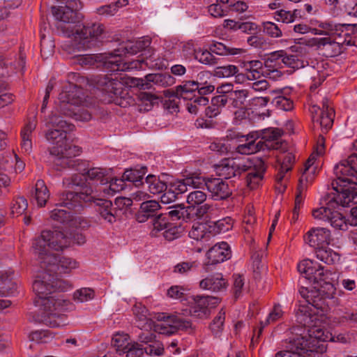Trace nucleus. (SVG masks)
<instances>
[{"mask_svg":"<svg viewBox=\"0 0 357 357\" xmlns=\"http://www.w3.org/2000/svg\"><path fill=\"white\" fill-rule=\"evenodd\" d=\"M209 50L213 54L220 56H233L244 52L241 48H236L227 46L222 43L215 42L209 46Z\"/></svg>","mask_w":357,"mask_h":357,"instance_id":"35","label":"nucleus"},{"mask_svg":"<svg viewBox=\"0 0 357 357\" xmlns=\"http://www.w3.org/2000/svg\"><path fill=\"white\" fill-rule=\"evenodd\" d=\"M93 82L98 89L109 96H121L123 95L125 85L128 84L124 78L116 75H101L94 78Z\"/></svg>","mask_w":357,"mask_h":357,"instance_id":"16","label":"nucleus"},{"mask_svg":"<svg viewBox=\"0 0 357 357\" xmlns=\"http://www.w3.org/2000/svg\"><path fill=\"white\" fill-rule=\"evenodd\" d=\"M63 183L67 188H80L79 192H68L60 195L56 206H65L68 209L82 207V203L91 202L95 198L92 186L88 184V180L84 169L82 175L75 174L70 178H65Z\"/></svg>","mask_w":357,"mask_h":357,"instance_id":"8","label":"nucleus"},{"mask_svg":"<svg viewBox=\"0 0 357 357\" xmlns=\"http://www.w3.org/2000/svg\"><path fill=\"white\" fill-rule=\"evenodd\" d=\"M294 342L297 345H300L297 347V351H282L276 353L275 357H305L303 354L307 349L304 338H297Z\"/></svg>","mask_w":357,"mask_h":357,"instance_id":"44","label":"nucleus"},{"mask_svg":"<svg viewBox=\"0 0 357 357\" xmlns=\"http://www.w3.org/2000/svg\"><path fill=\"white\" fill-rule=\"evenodd\" d=\"M43 269L44 271L37 276L32 285L33 290L38 296L37 299L55 293L54 291L57 286V282L54 280L52 273L46 268Z\"/></svg>","mask_w":357,"mask_h":357,"instance_id":"20","label":"nucleus"},{"mask_svg":"<svg viewBox=\"0 0 357 357\" xmlns=\"http://www.w3.org/2000/svg\"><path fill=\"white\" fill-rule=\"evenodd\" d=\"M335 293V286L330 282H325L319 289L314 288L310 290L306 287H301L299 289V294L305 300L307 305H301L297 312H299L302 308H306L307 314H311V315H315L313 314V308L326 312L330 305L337 303Z\"/></svg>","mask_w":357,"mask_h":357,"instance_id":"9","label":"nucleus"},{"mask_svg":"<svg viewBox=\"0 0 357 357\" xmlns=\"http://www.w3.org/2000/svg\"><path fill=\"white\" fill-rule=\"evenodd\" d=\"M95 296L93 289L88 287H83L77 289L73 294V299L78 303H84L92 300Z\"/></svg>","mask_w":357,"mask_h":357,"instance_id":"53","label":"nucleus"},{"mask_svg":"<svg viewBox=\"0 0 357 357\" xmlns=\"http://www.w3.org/2000/svg\"><path fill=\"white\" fill-rule=\"evenodd\" d=\"M305 241L314 248L325 247L330 243L331 232L325 228L312 229L307 233Z\"/></svg>","mask_w":357,"mask_h":357,"instance_id":"23","label":"nucleus"},{"mask_svg":"<svg viewBox=\"0 0 357 357\" xmlns=\"http://www.w3.org/2000/svg\"><path fill=\"white\" fill-rule=\"evenodd\" d=\"M111 172V169L102 167H92L87 170L85 169L88 184L93 187L95 197L98 193H102V191H97L96 189H102L105 187L110 178Z\"/></svg>","mask_w":357,"mask_h":357,"instance_id":"21","label":"nucleus"},{"mask_svg":"<svg viewBox=\"0 0 357 357\" xmlns=\"http://www.w3.org/2000/svg\"><path fill=\"white\" fill-rule=\"evenodd\" d=\"M298 271L303 277L312 283L325 281L328 273L324 266L317 261L304 259L298 264Z\"/></svg>","mask_w":357,"mask_h":357,"instance_id":"19","label":"nucleus"},{"mask_svg":"<svg viewBox=\"0 0 357 357\" xmlns=\"http://www.w3.org/2000/svg\"><path fill=\"white\" fill-rule=\"evenodd\" d=\"M314 123L321 127L322 133H326L331 128L333 123L334 110L330 106L329 100L324 98L321 102V108L317 105H312L310 109Z\"/></svg>","mask_w":357,"mask_h":357,"instance_id":"15","label":"nucleus"},{"mask_svg":"<svg viewBox=\"0 0 357 357\" xmlns=\"http://www.w3.org/2000/svg\"><path fill=\"white\" fill-rule=\"evenodd\" d=\"M241 66L246 72V79L248 80H257L261 78L264 73L261 61L259 60L244 61L241 63Z\"/></svg>","mask_w":357,"mask_h":357,"instance_id":"33","label":"nucleus"},{"mask_svg":"<svg viewBox=\"0 0 357 357\" xmlns=\"http://www.w3.org/2000/svg\"><path fill=\"white\" fill-rule=\"evenodd\" d=\"M146 172V168L142 167L139 169H131L124 172L123 174V179L127 181L134 183L136 185L138 183L142 182Z\"/></svg>","mask_w":357,"mask_h":357,"instance_id":"45","label":"nucleus"},{"mask_svg":"<svg viewBox=\"0 0 357 357\" xmlns=\"http://www.w3.org/2000/svg\"><path fill=\"white\" fill-rule=\"evenodd\" d=\"M186 104V108L190 114H197L201 107L208 103V98L204 96H194L192 100Z\"/></svg>","mask_w":357,"mask_h":357,"instance_id":"50","label":"nucleus"},{"mask_svg":"<svg viewBox=\"0 0 357 357\" xmlns=\"http://www.w3.org/2000/svg\"><path fill=\"white\" fill-rule=\"evenodd\" d=\"M282 315L283 311L282 310L281 305L279 304L275 305L273 310L269 312L266 320L264 321H261V327L258 331L257 337H259L263 331V328L265 326L279 320L282 317Z\"/></svg>","mask_w":357,"mask_h":357,"instance_id":"46","label":"nucleus"},{"mask_svg":"<svg viewBox=\"0 0 357 357\" xmlns=\"http://www.w3.org/2000/svg\"><path fill=\"white\" fill-rule=\"evenodd\" d=\"M328 63L324 61L318 62L316 66L310 68L312 84L310 90H315L321 82L330 75V70L326 68Z\"/></svg>","mask_w":357,"mask_h":357,"instance_id":"29","label":"nucleus"},{"mask_svg":"<svg viewBox=\"0 0 357 357\" xmlns=\"http://www.w3.org/2000/svg\"><path fill=\"white\" fill-rule=\"evenodd\" d=\"M265 170L264 163L260 159L228 158L223 160L217 167L219 175L226 179L248 172L246 181L250 189H254L260 184Z\"/></svg>","mask_w":357,"mask_h":357,"instance_id":"4","label":"nucleus"},{"mask_svg":"<svg viewBox=\"0 0 357 357\" xmlns=\"http://www.w3.org/2000/svg\"><path fill=\"white\" fill-rule=\"evenodd\" d=\"M350 219H346L341 213L334 211L328 223L335 229L345 231L350 225Z\"/></svg>","mask_w":357,"mask_h":357,"instance_id":"48","label":"nucleus"},{"mask_svg":"<svg viewBox=\"0 0 357 357\" xmlns=\"http://www.w3.org/2000/svg\"><path fill=\"white\" fill-rule=\"evenodd\" d=\"M259 139V132H251L246 135L248 142L238 145L236 151L241 154L250 155L257 151H262L261 144L258 142Z\"/></svg>","mask_w":357,"mask_h":357,"instance_id":"30","label":"nucleus"},{"mask_svg":"<svg viewBox=\"0 0 357 357\" xmlns=\"http://www.w3.org/2000/svg\"><path fill=\"white\" fill-rule=\"evenodd\" d=\"M174 188L180 192H186L194 188H204L206 187L214 199H224L228 197L231 192L229 185L219 178L205 179L199 176H188L176 181Z\"/></svg>","mask_w":357,"mask_h":357,"instance_id":"11","label":"nucleus"},{"mask_svg":"<svg viewBox=\"0 0 357 357\" xmlns=\"http://www.w3.org/2000/svg\"><path fill=\"white\" fill-rule=\"evenodd\" d=\"M52 337V333L47 330L36 331L31 332L29 335L30 340L37 343L46 342Z\"/></svg>","mask_w":357,"mask_h":357,"instance_id":"63","label":"nucleus"},{"mask_svg":"<svg viewBox=\"0 0 357 357\" xmlns=\"http://www.w3.org/2000/svg\"><path fill=\"white\" fill-rule=\"evenodd\" d=\"M138 99L144 105V109L150 110L152 108L153 105L157 101L158 97L147 92H141L138 95Z\"/></svg>","mask_w":357,"mask_h":357,"instance_id":"62","label":"nucleus"},{"mask_svg":"<svg viewBox=\"0 0 357 357\" xmlns=\"http://www.w3.org/2000/svg\"><path fill=\"white\" fill-rule=\"evenodd\" d=\"M145 183L149 191L153 195L162 193L167 189V183L155 175H148Z\"/></svg>","mask_w":357,"mask_h":357,"instance_id":"37","label":"nucleus"},{"mask_svg":"<svg viewBox=\"0 0 357 357\" xmlns=\"http://www.w3.org/2000/svg\"><path fill=\"white\" fill-rule=\"evenodd\" d=\"M36 123L33 121H29L22 129L21 132L22 137V149L26 153H30L32 149V142H31V134L32 132L36 128Z\"/></svg>","mask_w":357,"mask_h":357,"instance_id":"36","label":"nucleus"},{"mask_svg":"<svg viewBox=\"0 0 357 357\" xmlns=\"http://www.w3.org/2000/svg\"><path fill=\"white\" fill-rule=\"evenodd\" d=\"M70 243L71 238L67 232L58 229L44 230L33 241L32 249L38 260H40L48 255H53L51 250H63Z\"/></svg>","mask_w":357,"mask_h":357,"instance_id":"10","label":"nucleus"},{"mask_svg":"<svg viewBox=\"0 0 357 357\" xmlns=\"http://www.w3.org/2000/svg\"><path fill=\"white\" fill-rule=\"evenodd\" d=\"M195 59L204 65L213 66L218 63V59L210 50L197 49L195 51Z\"/></svg>","mask_w":357,"mask_h":357,"instance_id":"42","label":"nucleus"},{"mask_svg":"<svg viewBox=\"0 0 357 357\" xmlns=\"http://www.w3.org/2000/svg\"><path fill=\"white\" fill-rule=\"evenodd\" d=\"M238 72L237 66L227 65L219 66L214 70V75L220 78H227L235 75Z\"/></svg>","mask_w":357,"mask_h":357,"instance_id":"55","label":"nucleus"},{"mask_svg":"<svg viewBox=\"0 0 357 357\" xmlns=\"http://www.w3.org/2000/svg\"><path fill=\"white\" fill-rule=\"evenodd\" d=\"M343 42L341 41H333L331 40L330 38H323L319 40V45H323L326 47V50L332 49L333 52L331 54V56H335L341 53V43Z\"/></svg>","mask_w":357,"mask_h":357,"instance_id":"58","label":"nucleus"},{"mask_svg":"<svg viewBox=\"0 0 357 357\" xmlns=\"http://www.w3.org/2000/svg\"><path fill=\"white\" fill-rule=\"evenodd\" d=\"M180 180L181 179L174 181L171 186L172 188H169V189L167 188L163 192L164 193L160 197V201L162 204H167L172 203L176 200V199L177 197H176L177 194H183V192H178L176 189L174 188V183L176 181H180Z\"/></svg>","mask_w":357,"mask_h":357,"instance_id":"60","label":"nucleus"},{"mask_svg":"<svg viewBox=\"0 0 357 357\" xmlns=\"http://www.w3.org/2000/svg\"><path fill=\"white\" fill-rule=\"evenodd\" d=\"M336 178L331 185L332 190L342 193V202L357 203V154H353L334 167Z\"/></svg>","mask_w":357,"mask_h":357,"instance_id":"2","label":"nucleus"},{"mask_svg":"<svg viewBox=\"0 0 357 357\" xmlns=\"http://www.w3.org/2000/svg\"><path fill=\"white\" fill-rule=\"evenodd\" d=\"M278 160H282L278 174V178L281 181L284 176V174L291 169L295 156L292 153L288 152L280 156Z\"/></svg>","mask_w":357,"mask_h":357,"instance_id":"43","label":"nucleus"},{"mask_svg":"<svg viewBox=\"0 0 357 357\" xmlns=\"http://www.w3.org/2000/svg\"><path fill=\"white\" fill-rule=\"evenodd\" d=\"M319 26L327 31H325V35L337 36L340 37L345 24H334L331 22H327L319 24Z\"/></svg>","mask_w":357,"mask_h":357,"instance_id":"54","label":"nucleus"},{"mask_svg":"<svg viewBox=\"0 0 357 357\" xmlns=\"http://www.w3.org/2000/svg\"><path fill=\"white\" fill-rule=\"evenodd\" d=\"M270 95H275L271 100V103L276 109L282 111H291L294 108L293 101L282 96V91L271 90L269 91Z\"/></svg>","mask_w":357,"mask_h":357,"instance_id":"34","label":"nucleus"},{"mask_svg":"<svg viewBox=\"0 0 357 357\" xmlns=\"http://www.w3.org/2000/svg\"><path fill=\"white\" fill-rule=\"evenodd\" d=\"M151 223L153 229L151 231V234L153 236H157L158 233L165 231L168 227V220L166 215L163 214H159L151 219Z\"/></svg>","mask_w":357,"mask_h":357,"instance_id":"52","label":"nucleus"},{"mask_svg":"<svg viewBox=\"0 0 357 357\" xmlns=\"http://www.w3.org/2000/svg\"><path fill=\"white\" fill-rule=\"evenodd\" d=\"M201 188H194L189 191V194L187 196V203L192 207H195L197 205L202 204L206 199V195Z\"/></svg>","mask_w":357,"mask_h":357,"instance_id":"47","label":"nucleus"},{"mask_svg":"<svg viewBox=\"0 0 357 357\" xmlns=\"http://www.w3.org/2000/svg\"><path fill=\"white\" fill-rule=\"evenodd\" d=\"M149 37H142L135 42H127L121 44L120 47L113 52H105L101 55V61L111 71H126L130 70L144 69L145 63L144 59H137L132 61L123 62L121 56L126 54H136L139 52L146 50L151 45Z\"/></svg>","mask_w":357,"mask_h":357,"instance_id":"3","label":"nucleus"},{"mask_svg":"<svg viewBox=\"0 0 357 357\" xmlns=\"http://www.w3.org/2000/svg\"><path fill=\"white\" fill-rule=\"evenodd\" d=\"M225 320V311L222 308L210 324V329L214 335L219 336L222 333L224 328Z\"/></svg>","mask_w":357,"mask_h":357,"instance_id":"49","label":"nucleus"},{"mask_svg":"<svg viewBox=\"0 0 357 357\" xmlns=\"http://www.w3.org/2000/svg\"><path fill=\"white\" fill-rule=\"evenodd\" d=\"M199 88L195 81H188L183 84L178 86L175 91L166 90L164 93L166 97L183 98L184 100H192V93Z\"/></svg>","mask_w":357,"mask_h":357,"instance_id":"28","label":"nucleus"},{"mask_svg":"<svg viewBox=\"0 0 357 357\" xmlns=\"http://www.w3.org/2000/svg\"><path fill=\"white\" fill-rule=\"evenodd\" d=\"M197 267L196 261H182L174 266V271L179 274H187Z\"/></svg>","mask_w":357,"mask_h":357,"instance_id":"64","label":"nucleus"},{"mask_svg":"<svg viewBox=\"0 0 357 357\" xmlns=\"http://www.w3.org/2000/svg\"><path fill=\"white\" fill-rule=\"evenodd\" d=\"M15 274L11 271H5L0 275V296H10L15 294L17 284L13 280Z\"/></svg>","mask_w":357,"mask_h":357,"instance_id":"32","label":"nucleus"},{"mask_svg":"<svg viewBox=\"0 0 357 357\" xmlns=\"http://www.w3.org/2000/svg\"><path fill=\"white\" fill-rule=\"evenodd\" d=\"M91 202H96L98 207L97 211L104 220L109 223L116 221V209L113 208L111 201L105 199H98L96 197Z\"/></svg>","mask_w":357,"mask_h":357,"instance_id":"31","label":"nucleus"},{"mask_svg":"<svg viewBox=\"0 0 357 357\" xmlns=\"http://www.w3.org/2000/svg\"><path fill=\"white\" fill-rule=\"evenodd\" d=\"M227 287V280L220 273H215L208 275L199 282V287L202 289L212 292L224 291L226 289Z\"/></svg>","mask_w":357,"mask_h":357,"instance_id":"24","label":"nucleus"},{"mask_svg":"<svg viewBox=\"0 0 357 357\" xmlns=\"http://www.w3.org/2000/svg\"><path fill=\"white\" fill-rule=\"evenodd\" d=\"M82 8L79 0H68L64 6L52 7V12L58 21L56 27L65 36L73 37L84 48L91 46V42L97 40L102 33L103 28L100 24H81L77 21V11Z\"/></svg>","mask_w":357,"mask_h":357,"instance_id":"1","label":"nucleus"},{"mask_svg":"<svg viewBox=\"0 0 357 357\" xmlns=\"http://www.w3.org/2000/svg\"><path fill=\"white\" fill-rule=\"evenodd\" d=\"M36 305L40 308L41 317L38 321H43L52 328L66 325V318L62 312L68 310L71 303L63 298L62 294L52 293V294L36 299Z\"/></svg>","mask_w":357,"mask_h":357,"instance_id":"7","label":"nucleus"},{"mask_svg":"<svg viewBox=\"0 0 357 357\" xmlns=\"http://www.w3.org/2000/svg\"><path fill=\"white\" fill-rule=\"evenodd\" d=\"M129 336L125 333H116L112 339V346L115 348L120 354L129 346Z\"/></svg>","mask_w":357,"mask_h":357,"instance_id":"51","label":"nucleus"},{"mask_svg":"<svg viewBox=\"0 0 357 357\" xmlns=\"http://www.w3.org/2000/svg\"><path fill=\"white\" fill-rule=\"evenodd\" d=\"M151 82L167 87L173 85L175 83V79L169 73L149 74L145 76L144 79L138 80L137 84L140 85L144 89H149L151 88L150 83Z\"/></svg>","mask_w":357,"mask_h":357,"instance_id":"26","label":"nucleus"},{"mask_svg":"<svg viewBox=\"0 0 357 357\" xmlns=\"http://www.w3.org/2000/svg\"><path fill=\"white\" fill-rule=\"evenodd\" d=\"M84 101L83 89L75 84L68 83L59 95L56 109L76 121L87 122L92 119V115L88 109L84 107Z\"/></svg>","mask_w":357,"mask_h":357,"instance_id":"6","label":"nucleus"},{"mask_svg":"<svg viewBox=\"0 0 357 357\" xmlns=\"http://www.w3.org/2000/svg\"><path fill=\"white\" fill-rule=\"evenodd\" d=\"M189 236L196 241L208 239L211 236V231L208 230V226L206 224L195 222L189 231Z\"/></svg>","mask_w":357,"mask_h":357,"instance_id":"39","label":"nucleus"},{"mask_svg":"<svg viewBox=\"0 0 357 357\" xmlns=\"http://www.w3.org/2000/svg\"><path fill=\"white\" fill-rule=\"evenodd\" d=\"M38 261L42 268L47 269L53 275L57 271L60 273H69L79 266L76 260L67 257H61L58 259L55 255H48Z\"/></svg>","mask_w":357,"mask_h":357,"instance_id":"17","label":"nucleus"},{"mask_svg":"<svg viewBox=\"0 0 357 357\" xmlns=\"http://www.w3.org/2000/svg\"><path fill=\"white\" fill-rule=\"evenodd\" d=\"M126 179L121 178H109L108 183L102 189H96L97 191H102L105 196H113L116 192H120L125 188Z\"/></svg>","mask_w":357,"mask_h":357,"instance_id":"38","label":"nucleus"},{"mask_svg":"<svg viewBox=\"0 0 357 357\" xmlns=\"http://www.w3.org/2000/svg\"><path fill=\"white\" fill-rule=\"evenodd\" d=\"M123 353L126 354V357H143L145 354V347L141 344L130 343Z\"/></svg>","mask_w":357,"mask_h":357,"instance_id":"59","label":"nucleus"},{"mask_svg":"<svg viewBox=\"0 0 357 357\" xmlns=\"http://www.w3.org/2000/svg\"><path fill=\"white\" fill-rule=\"evenodd\" d=\"M160 208L159 202L155 200L143 202L136 214L137 221L142 223L146 222L149 219H153L157 215L156 213Z\"/></svg>","mask_w":357,"mask_h":357,"instance_id":"27","label":"nucleus"},{"mask_svg":"<svg viewBox=\"0 0 357 357\" xmlns=\"http://www.w3.org/2000/svg\"><path fill=\"white\" fill-rule=\"evenodd\" d=\"M50 217L53 220L63 224H68L72 221L70 212L59 208L51 211Z\"/></svg>","mask_w":357,"mask_h":357,"instance_id":"56","label":"nucleus"},{"mask_svg":"<svg viewBox=\"0 0 357 357\" xmlns=\"http://www.w3.org/2000/svg\"><path fill=\"white\" fill-rule=\"evenodd\" d=\"M308 179L305 176H301L297 188V192L295 198V206L294 208V215L298 214L305 197V192L307 188Z\"/></svg>","mask_w":357,"mask_h":357,"instance_id":"41","label":"nucleus"},{"mask_svg":"<svg viewBox=\"0 0 357 357\" xmlns=\"http://www.w3.org/2000/svg\"><path fill=\"white\" fill-rule=\"evenodd\" d=\"M155 318L160 321L155 326V330L160 334L171 335L178 330L187 329L191 326L190 321L177 314L167 315L165 313H160Z\"/></svg>","mask_w":357,"mask_h":357,"instance_id":"14","label":"nucleus"},{"mask_svg":"<svg viewBox=\"0 0 357 357\" xmlns=\"http://www.w3.org/2000/svg\"><path fill=\"white\" fill-rule=\"evenodd\" d=\"M27 200L23 197H17L13 202L11 206V213L13 215H22L27 209Z\"/></svg>","mask_w":357,"mask_h":357,"instance_id":"57","label":"nucleus"},{"mask_svg":"<svg viewBox=\"0 0 357 357\" xmlns=\"http://www.w3.org/2000/svg\"><path fill=\"white\" fill-rule=\"evenodd\" d=\"M264 32L271 38H280L282 36L280 28L274 22H264L263 23Z\"/></svg>","mask_w":357,"mask_h":357,"instance_id":"61","label":"nucleus"},{"mask_svg":"<svg viewBox=\"0 0 357 357\" xmlns=\"http://www.w3.org/2000/svg\"><path fill=\"white\" fill-rule=\"evenodd\" d=\"M306 308H302L296 313L297 322L305 327L310 339L318 340L323 342H335L347 343L349 342L350 337L348 334L339 333L337 335L325 333L323 329L317 326L319 320L316 315L307 314Z\"/></svg>","mask_w":357,"mask_h":357,"instance_id":"12","label":"nucleus"},{"mask_svg":"<svg viewBox=\"0 0 357 357\" xmlns=\"http://www.w3.org/2000/svg\"><path fill=\"white\" fill-rule=\"evenodd\" d=\"M206 255L212 264H216L229 259L231 257V251L229 244L222 241L217 243L209 249Z\"/></svg>","mask_w":357,"mask_h":357,"instance_id":"25","label":"nucleus"},{"mask_svg":"<svg viewBox=\"0 0 357 357\" xmlns=\"http://www.w3.org/2000/svg\"><path fill=\"white\" fill-rule=\"evenodd\" d=\"M50 197V192L43 180H38L35 185L34 198L37 205L43 207L45 205Z\"/></svg>","mask_w":357,"mask_h":357,"instance_id":"40","label":"nucleus"},{"mask_svg":"<svg viewBox=\"0 0 357 357\" xmlns=\"http://www.w3.org/2000/svg\"><path fill=\"white\" fill-rule=\"evenodd\" d=\"M220 301V298L215 296H192L189 314L199 319L208 318L211 314V310L214 308Z\"/></svg>","mask_w":357,"mask_h":357,"instance_id":"18","label":"nucleus"},{"mask_svg":"<svg viewBox=\"0 0 357 357\" xmlns=\"http://www.w3.org/2000/svg\"><path fill=\"white\" fill-rule=\"evenodd\" d=\"M328 190L331 192H328L321 199V204L323 206L314 209L312 211V215L315 219L327 222H328L329 219L334 213L335 208L339 206L344 207L349 204L342 202L343 197L340 195L342 193L333 191L332 188H328Z\"/></svg>","mask_w":357,"mask_h":357,"instance_id":"13","label":"nucleus"},{"mask_svg":"<svg viewBox=\"0 0 357 357\" xmlns=\"http://www.w3.org/2000/svg\"><path fill=\"white\" fill-rule=\"evenodd\" d=\"M259 139L262 151L265 149H278L281 146V137L283 132L278 128H268L259 130Z\"/></svg>","mask_w":357,"mask_h":357,"instance_id":"22","label":"nucleus"},{"mask_svg":"<svg viewBox=\"0 0 357 357\" xmlns=\"http://www.w3.org/2000/svg\"><path fill=\"white\" fill-rule=\"evenodd\" d=\"M50 123L54 128L49 130L46 133L45 137L47 140L56 146L50 149V153L59 156L57 158V162L68 165L69 167H74L77 162V160H68V157L76 155L79 154V149L77 146H70L68 149L67 147L66 133L68 130L72 129V125L68 124L66 121L63 120L60 116L54 114L50 118Z\"/></svg>","mask_w":357,"mask_h":357,"instance_id":"5","label":"nucleus"}]
</instances>
